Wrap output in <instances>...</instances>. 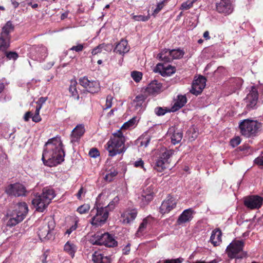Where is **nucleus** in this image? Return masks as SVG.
<instances>
[{
  "instance_id": "1",
  "label": "nucleus",
  "mask_w": 263,
  "mask_h": 263,
  "mask_svg": "<svg viewBox=\"0 0 263 263\" xmlns=\"http://www.w3.org/2000/svg\"><path fill=\"white\" fill-rule=\"evenodd\" d=\"M65 153L60 137L51 138L46 143L42 159L45 165L49 167L57 165L64 160Z\"/></svg>"
},
{
  "instance_id": "2",
  "label": "nucleus",
  "mask_w": 263,
  "mask_h": 263,
  "mask_svg": "<svg viewBox=\"0 0 263 263\" xmlns=\"http://www.w3.org/2000/svg\"><path fill=\"white\" fill-rule=\"evenodd\" d=\"M134 119H132L125 123L120 129L112 134V137L106 145V148L109 156L114 157L126 151L125 142L126 141V137L124 136L123 130L132 127L134 124Z\"/></svg>"
},
{
  "instance_id": "3",
  "label": "nucleus",
  "mask_w": 263,
  "mask_h": 263,
  "mask_svg": "<svg viewBox=\"0 0 263 263\" xmlns=\"http://www.w3.org/2000/svg\"><path fill=\"white\" fill-rule=\"evenodd\" d=\"M55 196V193L52 188L44 187L41 194L35 196L32 203L37 211L43 212Z\"/></svg>"
},
{
  "instance_id": "4",
  "label": "nucleus",
  "mask_w": 263,
  "mask_h": 263,
  "mask_svg": "<svg viewBox=\"0 0 263 263\" xmlns=\"http://www.w3.org/2000/svg\"><path fill=\"white\" fill-rule=\"evenodd\" d=\"M109 215L108 208L95 206L90 211L91 224L95 227H100L106 222Z\"/></svg>"
},
{
  "instance_id": "5",
  "label": "nucleus",
  "mask_w": 263,
  "mask_h": 263,
  "mask_svg": "<svg viewBox=\"0 0 263 263\" xmlns=\"http://www.w3.org/2000/svg\"><path fill=\"white\" fill-rule=\"evenodd\" d=\"M261 126L260 123L249 119L241 121L239 124L240 133L246 137L255 136Z\"/></svg>"
},
{
  "instance_id": "6",
  "label": "nucleus",
  "mask_w": 263,
  "mask_h": 263,
  "mask_svg": "<svg viewBox=\"0 0 263 263\" xmlns=\"http://www.w3.org/2000/svg\"><path fill=\"white\" fill-rule=\"evenodd\" d=\"M28 212V208L27 204L24 202H20L17 204L15 210L8 221L7 224L12 227L23 221L26 216Z\"/></svg>"
},
{
  "instance_id": "7",
  "label": "nucleus",
  "mask_w": 263,
  "mask_h": 263,
  "mask_svg": "<svg viewBox=\"0 0 263 263\" xmlns=\"http://www.w3.org/2000/svg\"><path fill=\"white\" fill-rule=\"evenodd\" d=\"M90 242L92 245H104L108 247H114L117 245V241L108 233H97L90 238Z\"/></svg>"
},
{
  "instance_id": "8",
  "label": "nucleus",
  "mask_w": 263,
  "mask_h": 263,
  "mask_svg": "<svg viewBox=\"0 0 263 263\" xmlns=\"http://www.w3.org/2000/svg\"><path fill=\"white\" fill-rule=\"evenodd\" d=\"M244 242L242 240H234L227 248V253L231 258H242L246 256L243 251Z\"/></svg>"
},
{
  "instance_id": "9",
  "label": "nucleus",
  "mask_w": 263,
  "mask_h": 263,
  "mask_svg": "<svg viewBox=\"0 0 263 263\" xmlns=\"http://www.w3.org/2000/svg\"><path fill=\"white\" fill-rule=\"evenodd\" d=\"M174 154V151L172 149L166 148H161L159 156L156 162L155 169L158 172H162L167 167L169 163L168 159Z\"/></svg>"
},
{
  "instance_id": "10",
  "label": "nucleus",
  "mask_w": 263,
  "mask_h": 263,
  "mask_svg": "<svg viewBox=\"0 0 263 263\" xmlns=\"http://www.w3.org/2000/svg\"><path fill=\"white\" fill-rule=\"evenodd\" d=\"M185 52L180 48L175 49H165L158 55L157 57L164 62H170L174 59H180L183 57Z\"/></svg>"
},
{
  "instance_id": "11",
  "label": "nucleus",
  "mask_w": 263,
  "mask_h": 263,
  "mask_svg": "<svg viewBox=\"0 0 263 263\" xmlns=\"http://www.w3.org/2000/svg\"><path fill=\"white\" fill-rule=\"evenodd\" d=\"M5 192L9 196L19 197L25 196L26 190L22 184L16 183L8 185L6 188Z\"/></svg>"
},
{
  "instance_id": "12",
  "label": "nucleus",
  "mask_w": 263,
  "mask_h": 263,
  "mask_svg": "<svg viewBox=\"0 0 263 263\" xmlns=\"http://www.w3.org/2000/svg\"><path fill=\"white\" fill-rule=\"evenodd\" d=\"M153 187L152 185L144 188L138 197V202L141 206L148 204L153 198Z\"/></svg>"
},
{
  "instance_id": "13",
  "label": "nucleus",
  "mask_w": 263,
  "mask_h": 263,
  "mask_svg": "<svg viewBox=\"0 0 263 263\" xmlns=\"http://www.w3.org/2000/svg\"><path fill=\"white\" fill-rule=\"evenodd\" d=\"M176 205L177 201L176 199L173 196L168 195L162 202L159 208V211L162 214L168 213L175 208Z\"/></svg>"
},
{
  "instance_id": "14",
  "label": "nucleus",
  "mask_w": 263,
  "mask_h": 263,
  "mask_svg": "<svg viewBox=\"0 0 263 263\" xmlns=\"http://www.w3.org/2000/svg\"><path fill=\"white\" fill-rule=\"evenodd\" d=\"M206 79L203 76H199L195 79L192 83L191 92L194 95H198L200 93L205 86Z\"/></svg>"
},
{
  "instance_id": "15",
  "label": "nucleus",
  "mask_w": 263,
  "mask_h": 263,
  "mask_svg": "<svg viewBox=\"0 0 263 263\" xmlns=\"http://www.w3.org/2000/svg\"><path fill=\"white\" fill-rule=\"evenodd\" d=\"M262 198L258 196H251L245 198L244 204L250 209L259 208L262 205Z\"/></svg>"
},
{
  "instance_id": "16",
  "label": "nucleus",
  "mask_w": 263,
  "mask_h": 263,
  "mask_svg": "<svg viewBox=\"0 0 263 263\" xmlns=\"http://www.w3.org/2000/svg\"><path fill=\"white\" fill-rule=\"evenodd\" d=\"M216 10L220 13L229 14L233 11V8L230 0H220L216 2Z\"/></svg>"
},
{
  "instance_id": "17",
  "label": "nucleus",
  "mask_w": 263,
  "mask_h": 263,
  "mask_svg": "<svg viewBox=\"0 0 263 263\" xmlns=\"http://www.w3.org/2000/svg\"><path fill=\"white\" fill-rule=\"evenodd\" d=\"M145 97L143 95L137 96L132 102V107L138 113L142 112L145 107Z\"/></svg>"
},
{
  "instance_id": "18",
  "label": "nucleus",
  "mask_w": 263,
  "mask_h": 263,
  "mask_svg": "<svg viewBox=\"0 0 263 263\" xmlns=\"http://www.w3.org/2000/svg\"><path fill=\"white\" fill-rule=\"evenodd\" d=\"M182 136V133L173 126L169 128L166 134V136L171 139V142L174 145L181 141Z\"/></svg>"
},
{
  "instance_id": "19",
  "label": "nucleus",
  "mask_w": 263,
  "mask_h": 263,
  "mask_svg": "<svg viewBox=\"0 0 263 263\" xmlns=\"http://www.w3.org/2000/svg\"><path fill=\"white\" fill-rule=\"evenodd\" d=\"M48 223H45L43 226L40 227L38 231V236L42 240L44 239H49L51 238L50 232L53 229V227H50V224L52 225V220L50 221Z\"/></svg>"
},
{
  "instance_id": "20",
  "label": "nucleus",
  "mask_w": 263,
  "mask_h": 263,
  "mask_svg": "<svg viewBox=\"0 0 263 263\" xmlns=\"http://www.w3.org/2000/svg\"><path fill=\"white\" fill-rule=\"evenodd\" d=\"M137 215L136 209H127L122 214L121 221L124 224L130 223L135 220Z\"/></svg>"
},
{
  "instance_id": "21",
  "label": "nucleus",
  "mask_w": 263,
  "mask_h": 263,
  "mask_svg": "<svg viewBox=\"0 0 263 263\" xmlns=\"http://www.w3.org/2000/svg\"><path fill=\"white\" fill-rule=\"evenodd\" d=\"M258 96L257 91L254 87H253L246 98V101L248 103L247 105L248 107L253 108L255 107L258 100Z\"/></svg>"
},
{
  "instance_id": "22",
  "label": "nucleus",
  "mask_w": 263,
  "mask_h": 263,
  "mask_svg": "<svg viewBox=\"0 0 263 263\" xmlns=\"http://www.w3.org/2000/svg\"><path fill=\"white\" fill-rule=\"evenodd\" d=\"M193 211L192 209H188L183 212L179 216L177 221L179 225L190 222L193 218Z\"/></svg>"
},
{
  "instance_id": "23",
  "label": "nucleus",
  "mask_w": 263,
  "mask_h": 263,
  "mask_svg": "<svg viewBox=\"0 0 263 263\" xmlns=\"http://www.w3.org/2000/svg\"><path fill=\"white\" fill-rule=\"evenodd\" d=\"M162 90V85L157 81L151 82L146 89V91L151 95L156 96Z\"/></svg>"
},
{
  "instance_id": "24",
  "label": "nucleus",
  "mask_w": 263,
  "mask_h": 263,
  "mask_svg": "<svg viewBox=\"0 0 263 263\" xmlns=\"http://www.w3.org/2000/svg\"><path fill=\"white\" fill-rule=\"evenodd\" d=\"M157 68L160 70V74L163 76H170L174 73L176 70L175 67L167 64L157 65Z\"/></svg>"
},
{
  "instance_id": "25",
  "label": "nucleus",
  "mask_w": 263,
  "mask_h": 263,
  "mask_svg": "<svg viewBox=\"0 0 263 263\" xmlns=\"http://www.w3.org/2000/svg\"><path fill=\"white\" fill-rule=\"evenodd\" d=\"M130 47L126 40L122 39L116 45L114 51L119 54H124L128 52Z\"/></svg>"
},
{
  "instance_id": "26",
  "label": "nucleus",
  "mask_w": 263,
  "mask_h": 263,
  "mask_svg": "<svg viewBox=\"0 0 263 263\" xmlns=\"http://www.w3.org/2000/svg\"><path fill=\"white\" fill-rule=\"evenodd\" d=\"M85 128L83 124L78 125L72 131L71 142L77 141L84 134Z\"/></svg>"
},
{
  "instance_id": "27",
  "label": "nucleus",
  "mask_w": 263,
  "mask_h": 263,
  "mask_svg": "<svg viewBox=\"0 0 263 263\" xmlns=\"http://www.w3.org/2000/svg\"><path fill=\"white\" fill-rule=\"evenodd\" d=\"M36 53L35 59L40 62L43 61L47 56V49L45 46L41 45L34 47Z\"/></svg>"
},
{
  "instance_id": "28",
  "label": "nucleus",
  "mask_w": 263,
  "mask_h": 263,
  "mask_svg": "<svg viewBox=\"0 0 263 263\" xmlns=\"http://www.w3.org/2000/svg\"><path fill=\"white\" fill-rule=\"evenodd\" d=\"M154 221V218L151 216H148L144 218L142 222L140 224L138 230L136 233L137 237H140L143 235V232L145 231L147 226H150L152 222Z\"/></svg>"
},
{
  "instance_id": "29",
  "label": "nucleus",
  "mask_w": 263,
  "mask_h": 263,
  "mask_svg": "<svg viewBox=\"0 0 263 263\" xmlns=\"http://www.w3.org/2000/svg\"><path fill=\"white\" fill-rule=\"evenodd\" d=\"M186 102L187 99L185 95H178L171 108V111H176L178 110L184 106Z\"/></svg>"
},
{
  "instance_id": "30",
  "label": "nucleus",
  "mask_w": 263,
  "mask_h": 263,
  "mask_svg": "<svg viewBox=\"0 0 263 263\" xmlns=\"http://www.w3.org/2000/svg\"><path fill=\"white\" fill-rule=\"evenodd\" d=\"M94 263H110V258L104 256L99 252H95L92 257Z\"/></svg>"
},
{
  "instance_id": "31",
  "label": "nucleus",
  "mask_w": 263,
  "mask_h": 263,
  "mask_svg": "<svg viewBox=\"0 0 263 263\" xmlns=\"http://www.w3.org/2000/svg\"><path fill=\"white\" fill-rule=\"evenodd\" d=\"M14 26L11 21H8L2 28L1 35L3 36L10 37V33L14 30Z\"/></svg>"
},
{
  "instance_id": "32",
  "label": "nucleus",
  "mask_w": 263,
  "mask_h": 263,
  "mask_svg": "<svg viewBox=\"0 0 263 263\" xmlns=\"http://www.w3.org/2000/svg\"><path fill=\"white\" fill-rule=\"evenodd\" d=\"M10 37L3 36L1 35L0 36V51L6 52L7 49L10 46Z\"/></svg>"
},
{
  "instance_id": "33",
  "label": "nucleus",
  "mask_w": 263,
  "mask_h": 263,
  "mask_svg": "<svg viewBox=\"0 0 263 263\" xmlns=\"http://www.w3.org/2000/svg\"><path fill=\"white\" fill-rule=\"evenodd\" d=\"M77 250L76 246L70 241H67L64 247V251L69 254L72 257L74 256Z\"/></svg>"
},
{
  "instance_id": "34",
  "label": "nucleus",
  "mask_w": 263,
  "mask_h": 263,
  "mask_svg": "<svg viewBox=\"0 0 263 263\" xmlns=\"http://www.w3.org/2000/svg\"><path fill=\"white\" fill-rule=\"evenodd\" d=\"M86 89L88 91L92 93L98 92L100 90L99 82L97 81H90L89 86H88V88Z\"/></svg>"
},
{
  "instance_id": "35",
  "label": "nucleus",
  "mask_w": 263,
  "mask_h": 263,
  "mask_svg": "<svg viewBox=\"0 0 263 263\" xmlns=\"http://www.w3.org/2000/svg\"><path fill=\"white\" fill-rule=\"evenodd\" d=\"M77 82L76 80H71L70 85L69 88V91L71 93L72 96L76 100H79V97L76 88Z\"/></svg>"
},
{
  "instance_id": "36",
  "label": "nucleus",
  "mask_w": 263,
  "mask_h": 263,
  "mask_svg": "<svg viewBox=\"0 0 263 263\" xmlns=\"http://www.w3.org/2000/svg\"><path fill=\"white\" fill-rule=\"evenodd\" d=\"M230 83L234 89H237L242 85V80L239 78H234L230 80Z\"/></svg>"
},
{
  "instance_id": "37",
  "label": "nucleus",
  "mask_w": 263,
  "mask_h": 263,
  "mask_svg": "<svg viewBox=\"0 0 263 263\" xmlns=\"http://www.w3.org/2000/svg\"><path fill=\"white\" fill-rule=\"evenodd\" d=\"M215 236L217 240L215 241V247L219 246L222 242V232L219 228L215 229Z\"/></svg>"
},
{
  "instance_id": "38",
  "label": "nucleus",
  "mask_w": 263,
  "mask_h": 263,
  "mask_svg": "<svg viewBox=\"0 0 263 263\" xmlns=\"http://www.w3.org/2000/svg\"><path fill=\"white\" fill-rule=\"evenodd\" d=\"M74 224L72 225L69 228H68L65 232V234L69 235L73 231H75L78 228V223L79 222V219L76 217L74 218Z\"/></svg>"
},
{
  "instance_id": "39",
  "label": "nucleus",
  "mask_w": 263,
  "mask_h": 263,
  "mask_svg": "<svg viewBox=\"0 0 263 263\" xmlns=\"http://www.w3.org/2000/svg\"><path fill=\"white\" fill-rule=\"evenodd\" d=\"M41 109V105H37L35 109V114L33 116H32V119L33 121L35 122H38L41 121V118L40 116V110Z\"/></svg>"
},
{
  "instance_id": "40",
  "label": "nucleus",
  "mask_w": 263,
  "mask_h": 263,
  "mask_svg": "<svg viewBox=\"0 0 263 263\" xmlns=\"http://www.w3.org/2000/svg\"><path fill=\"white\" fill-rule=\"evenodd\" d=\"M168 111L166 108L162 107H157L154 109V112L158 116H163Z\"/></svg>"
},
{
  "instance_id": "41",
  "label": "nucleus",
  "mask_w": 263,
  "mask_h": 263,
  "mask_svg": "<svg viewBox=\"0 0 263 263\" xmlns=\"http://www.w3.org/2000/svg\"><path fill=\"white\" fill-rule=\"evenodd\" d=\"M138 141L140 142V146L146 147L150 141V138L148 136H144L140 138Z\"/></svg>"
},
{
  "instance_id": "42",
  "label": "nucleus",
  "mask_w": 263,
  "mask_h": 263,
  "mask_svg": "<svg viewBox=\"0 0 263 263\" xmlns=\"http://www.w3.org/2000/svg\"><path fill=\"white\" fill-rule=\"evenodd\" d=\"M107 47V45L105 44H101L98 45L97 47L95 48L92 49L91 51V53L93 55L97 54L99 53H100L102 52V50L104 49V50H106L105 47Z\"/></svg>"
},
{
  "instance_id": "43",
  "label": "nucleus",
  "mask_w": 263,
  "mask_h": 263,
  "mask_svg": "<svg viewBox=\"0 0 263 263\" xmlns=\"http://www.w3.org/2000/svg\"><path fill=\"white\" fill-rule=\"evenodd\" d=\"M90 210V206L88 204H84L78 207L77 212L81 214H83L87 213Z\"/></svg>"
},
{
  "instance_id": "44",
  "label": "nucleus",
  "mask_w": 263,
  "mask_h": 263,
  "mask_svg": "<svg viewBox=\"0 0 263 263\" xmlns=\"http://www.w3.org/2000/svg\"><path fill=\"white\" fill-rule=\"evenodd\" d=\"M118 172L115 169L110 171L109 173L106 174L105 179L108 181H111L115 177L117 176Z\"/></svg>"
},
{
  "instance_id": "45",
  "label": "nucleus",
  "mask_w": 263,
  "mask_h": 263,
  "mask_svg": "<svg viewBox=\"0 0 263 263\" xmlns=\"http://www.w3.org/2000/svg\"><path fill=\"white\" fill-rule=\"evenodd\" d=\"M131 77L136 82H139L142 79V74L141 72L134 71L131 73Z\"/></svg>"
},
{
  "instance_id": "46",
  "label": "nucleus",
  "mask_w": 263,
  "mask_h": 263,
  "mask_svg": "<svg viewBox=\"0 0 263 263\" xmlns=\"http://www.w3.org/2000/svg\"><path fill=\"white\" fill-rule=\"evenodd\" d=\"M6 56L7 59L9 60H15L18 58V54L16 52L14 51H9V52H5Z\"/></svg>"
},
{
  "instance_id": "47",
  "label": "nucleus",
  "mask_w": 263,
  "mask_h": 263,
  "mask_svg": "<svg viewBox=\"0 0 263 263\" xmlns=\"http://www.w3.org/2000/svg\"><path fill=\"white\" fill-rule=\"evenodd\" d=\"M150 18V16L149 15L147 16L142 15H134L133 17V18L136 21H142V22H145L148 21Z\"/></svg>"
},
{
  "instance_id": "48",
  "label": "nucleus",
  "mask_w": 263,
  "mask_h": 263,
  "mask_svg": "<svg viewBox=\"0 0 263 263\" xmlns=\"http://www.w3.org/2000/svg\"><path fill=\"white\" fill-rule=\"evenodd\" d=\"M90 81H89L88 79V78L85 77L80 78L79 80V83L80 85L83 86L86 89L88 88V86H89Z\"/></svg>"
},
{
  "instance_id": "49",
  "label": "nucleus",
  "mask_w": 263,
  "mask_h": 263,
  "mask_svg": "<svg viewBox=\"0 0 263 263\" xmlns=\"http://www.w3.org/2000/svg\"><path fill=\"white\" fill-rule=\"evenodd\" d=\"M241 142V139L239 136H237L232 139L230 141V144L233 147L238 145Z\"/></svg>"
},
{
  "instance_id": "50",
  "label": "nucleus",
  "mask_w": 263,
  "mask_h": 263,
  "mask_svg": "<svg viewBox=\"0 0 263 263\" xmlns=\"http://www.w3.org/2000/svg\"><path fill=\"white\" fill-rule=\"evenodd\" d=\"M254 162L260 168H263V156H260L255 158L254 160Z\"/></svg>"
},
{
  "instance_id": "51",
  "label": "nucleus",
  "mask_w": 263,
  "mask_h": 263,
  "mask_svg": "<svg viewBox=\"0 0 263 263\" xmlns=\"http://www.w3.org/2000/svg\"><path fill=\"white\" fill-rule=\"evenodd\" d=\"M164 6V4L163 2L158 3L157 5L156 8L154 10L153 15L154 17H155L156 15L160 11V10L163 8Z\"/></svg>"
},
{
  "instance_id": "52",
  "label": "nucleus",
  "mask_w": 263,
  "mask_h": 263,
  "mask_svg": "<svg viewBox=\"0 0 263 263\" xmlns=\"http://www.w3.org/2000/svg\"><path fill=\"white\" fill-rule=\"evenodd\" d=\"M84 49V45L82 44H78L77 45L73 46L71 47L69 50L72 51H74L76 52H80L83 50Z\"/></svg>"
},
{
  "instance_id": "53",
  "label": "nucleus",
  "mask_w": 263,
  "mask_h": 263,
  "mask_svg": "<svg viewBox=\"0 0 263 263\" xmlns=\"http://www.w3.org/2000/svg\"><path fill=\"white\" fill-rule=\"evenodd\" d=\"M112 97L111 96H107L106 99L105 107V109H107L110 108L112 106Z\"/></svg>"
},
{
  "instance_id": "54",
  "label": "nucleus",
  "mask_w": 263,
  "mask_h": 263,
  "mask_svg": "<svg viewBox=\"0 0 263 263\" xmlns=\"http://www.w3.org/2000/svg\"><path fill=\"white\" fill-rule=\"evenodd\" d=\"M134 165L136 167L142 168L145 170L144 168V162L141 159H139L138 160L136 161L134 163Z\"/></svg>"
},
{
  "instance_id": "55",
  "label": "nucleus",
  "mask_w": 263,
  "mask_h": 263,
  "mask_svg": "<svg viewBox=\"0 0 263 263\" xmlns=\"http://www.w3.org/2000/svg\"><path fill=\"white\" fill-rule=\"evenodd\" d=\"M89 155L91 157L96 158L99 155V152L96 148H92L90 150Z\"/></svg>"
},
{
  "instance_id": "56",
  "label": "nucleus",
  "mask_w": 263,
  "mask_h": 263,
  "mask_svg": "<svg viewBox=\"0 0 263 263\" xmlns=\"http://www.w3.org/2000/svg\"><path fill=\"white\" fill-rule=\"evenodd\" d=\"M119 198L118 197H116L114 199L110 202L108 204V206L110 208H114L115 204L119 201Z\"/></svg>"
},
{
  "instance_id": "57",
  "label": "nucleus",
  "mask_w": 263,
  "mask_h": 263,
  "mask_svg": "<svg viewBox=\"0 0 263 263\" xmlns=\"http://www.w3.org/2000/svg\"><path fill=\"white\" fill-rule=\"evenodd\" d=\"M182 259L179 258L174 259L166 260L164 263H182Z\"/></svg>"
},
{
  "instance_id": "58",
  "label": "nucleus",
  "mask_w": 263,
  "mask_h": 263,
  "mask_svg": "<svg viewBox=\"0 0 263 263\" xmlns=\"http://www.w3.org/2000/svg\"><path fill=\"white\" fill-rule=\"evenodd\" d=\"M47 98L46 97H41L37 102V105H41V107L42 105L46 101Z\"/></svg>"
},
{
  "instance_id": "59",
  "label": "nucleus",
  "mask_w": 263,
  "mask_h": 263,
  "mask_svg": "<svg viewBox=\"0 0 263 263\" xmlns=\"http://www.w3.org/2000/svg\"><path fill=\"white\" fill-rule=\"evenodd\" d=\"M86 193L85 190H84L83 187H81L78 193L77 194V196L78 199H80L81 198L82 195L83 194H85Z\"/></svg>"
},
{
  "instance_id": "60",
  "label": "nucleus",
  "mask_w": 263,
  "mask_h": 263,
  "mask_svg": "<svg viewBox=\"0 0 263 263\" xmlns=\"http://www.w3.org/2000/svg\"><path fill=\"white\" fill-rule=\"evenodd\" d=\"M123 254H128L130 252V246L129 244L126 246L122 250Z\"/></svg>"
},
{
  "instance_id": "61",
  "label": "nucleus",
  "mask_w": 263,
  "mask_h": 263,
  "mask_svg": "<svg viewBox=\"0 0 263 263\" xmlns=\"http://www.w3.org/2000/svg\"><path fill=\"white\" fill-rule=\"evenodd\" d=\"M54 62L52 61L48 63L46 65L44 66V68L45 69H49L51 68L54 65Z\"/></svg>"
},
{
  "instance_id": "62",
  "label": "nucleus",
  "mask_w": 263,
  "mask_h": 263,
  "mask_svg": "<svg viewBox=\"0 0 263 263\" xmlns=\"http://www.w3.org/2000/svg\"><path fill=\"white\" fill-rule=\"evenodd\" d=\"M32 114L30 112H27L25 114V116H24V120L26 121H27L29 120V119L30 118H32Z\"/></svg>"
},
{
  "instance_id": "63",
  "label": "nucleus",
  "mask_w": 263,
  "mask_h": 263,
  "mask_svg": "<svg viewBox=\"0 0 263 263\" xmlns=\"http://www.w3.org/2000/svg\"><path fill=\"white\" fill-rule=\"evenodd\" d=\"M11 2L13 6L15 8H17L18 6L20 3H21V2L18 0H11Z\"/></svg>"
},
{
  "instance_id": "64",
  "label": "nucleus",
  "mask_w": 263,
  "mask_h": 263,
  "mask_svg": "<svg viewBox=\"0 0 263 263\" xmlns=\"http://www.w3.org/2000/svg\"><path fill=\"white\" fill-rule=\"evenodd\" d=\"M221 72L225 73L226 70L223 67H219L216 71H215V74H218Z\"/></svg>"
}]
</instances>
